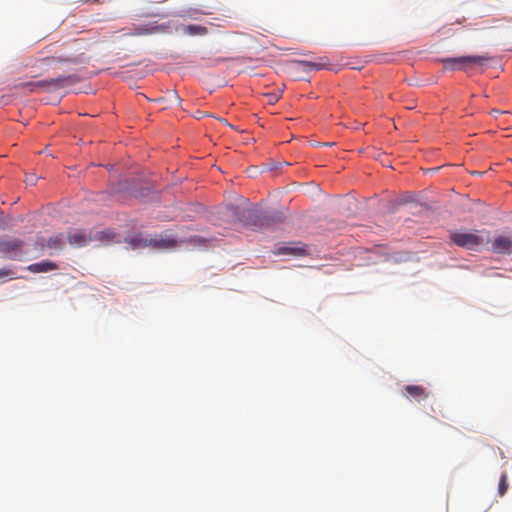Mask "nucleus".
Masks as SVG:
<instances>
[{
  "instance_id": "f257e3e1",
  "label": "nucleus",
  "mask_w": 512,
  "mask_h": 512,
  "mask_svg": "<svg viewBox=\"0 0 512 512\" xmlns=\"http://www.w3.org/2000/svg\"><path fill=\"white\" fill-rule=\"evenodd\" d=\"M228 211L235 221L245 226L263 228L283 220L281 214L278 212L268 213L255 207L231 206L228 208Z\"/></svg>"
},
{
  "instance_id": "f03ea898",
  "label": "nucleus",
  "mask_w": 512,
  "mask_h": 512,
  "mask_svg": "<svg viewBox=\"0 0 512 512\" xmlns=\"http://www.w3.org/2000/svg\"><path fill=\"white\" fill-rule=\"evenodd\" d=\"M115 235L110 231L86 232L82 229H72L67 232V241L71 246L83 247L92 241L108 242L113 240Z\"/></svg>"
},
{
  "instance_id": "7ed1b4c3",
  "label": "nucleus",
  "mask_w": 512,
  "mask_h": 512,
  "mask_svg": "<svg viewBox=\"0 0 512 512\" xmlns=\"http://www.w3.org/2000/svg\"><path fill=\"white\" fill-rule=\"evenodd\" d=\"M489 233L485 231H473V232H452L450 234V240L453 244L458 247L473 250L484 242H489Z\"/></svg>"
},
{
  "instance_id": "20e7f679",
  "label": "nucleus",
  "mask_w": 512,
  "mask_h": 512,
  "mask_svg": "<svg viewBox=\"0 0 512 512\" xmlns=\"http://www.w3.org/2000/svg\"><path fill=\"white\" fill-rule=\"evenodd\" d=\"M491 57L488 54L459 56V71L470 73L475 67H484Z\"/></svg>"
},
{
  "instance_id": "39448f33",
  "label": "nucleus",
  "mask_w": 512,
  "mask_h": 512,
  "mask_svg": "<svg viewBox=\"0 0 512 512\" xmlns=\"http://www.w3.org/2000/svg\"><path fill=\"white\" fill-rule=\"evenodd\" d=\"M76 82V77L74 75L68 76H59L56 78L46 79L37 81V90H50L51 88L57 89L63 87L66 83H74Z\"/></svg>"
},
{
  "instance_id": "423d86ee",
  "label": "nucleus",
  "mask_w": 512,
  "mask_h": 512,
  "mask_svg": "<svg viewBox=\"0 0 512 512\" xmlns=\"http://www.w3.org/2000/svg\"><path fill=\"white\" fill-rule=\"evenodd\" d=\"M293 64L297 66L298 70L309 72L326 68L329 65V61L327 57H320L317 61L295 60Z\"/></svg>"
},
{
  "instance_id": "0eeeda50",
  "label": "nucleus",
  "mask_w": 512,
  "mask_h": 512,
  "mask_svg": "<svg viewBox=\"0 0 512 512\" xmlns=\"http://www.w3.org/2000/svg\"><path fill=\"white\" fill-rule=\"evenodd\" d=\"M23 242L18 239L0 242V252L9 254L11 259H16L18 254L21 253Z\"/></svg>"
},
{
  "instance_id": "6e6552de",
  "label": "nucleus",
  "mask_w": 512,
  "mask_h": 512,
  "mask_svg": "<svg viewBox=\"0 0 512 512\" xmlns=\"http://www.w3.org/2000/svg\"><path fill=\"white\" fill-rule=\"evenodd\" d=\"M177 246V240L170 235L161 234L151 238V247L157 249H171Z\"/></svg>"
},
{
  "instance_id": "1a4fd4ad",
  "label": "nucleus",
  "mask_w": 512,
  "mask_h": 512,
  "mask_svg": "<svg viewBox=\"0 0 512 512\" xmlns=\"http://www.w3.org/2000/svg\"><path fill=\"white\" fill-rule=\"evenodd\" d=\"M492 249L496 253L508 254L512 250V240L507 236H498L492 243Z\"/></svg>"
},
{
  "instance_id": "9d476101",
  "label": "nucleus",
  "mask_w": 512,
  "mask_h": 512,
  "mask_svg": "<svg viewBox=\"0 0 512 512\" xmlns=\"http://www.w3.org/2000/svg\"><path fill=\"white\" fill-rule=\"evenodd\" d=\"M126 242L132 249H141L151 246V238L144 237L141 233L126 238Z\"/></svg>"
},
{
  "instance_id": "9b49d317",
  "label": "nucleus",
  "mask_w": 512,
  "mask_h": 512,
  "mask_svg": "<svg viewBox=\"0 0 512 512\" xmlns=\"http://www.w3.org/2000/svg\"><path fill=\"white\" fill-rule=\"evenodd\" d=\"M406 393L416 401H422L428 398L429 392L420 385H407L405 387Z\"/></svg>"
},
{
  "instance_id": "f8f14e48",
  "label": "nucleus",
  "mask_w": 512,
  "mask_h": 512,
  "mask_svg": "<svg viewBox=\"0 0 512 512\" xmlns=\"http://www.w3.org/2000/svg\"><path fill=\"white\" fill-rule=\"evenodd\" d=\"M57 269V265L51 261H42L33 263L27 267V270L32 273H44Z\"/></svg>"
},
{
  "instance_id": "ddd939ff",
  "label": "nucleus",
  "mask_w": 512,
  "mask_h": 512,
  "mask_svg": "<svg viewBox=\"0 0 512 512\" xmlns=\"http://www.w3.org/2000/svg\"><path fill=\"white\" fill-rule=\"evenodd\" d=\"M184 32L192 36H203L208 33V29L202 25H187L184 28Z\"/></svg>"
},
{
  "instance_id": "4468645a",
  "label": "nucleus",
  "mask_w": 512,
  "mask_h": 512,
  "mask_svg": "<svg viewBox=\"0 0 512 512\" xmlns=\"http://www.w3.org/2000/svg\"><path fill=\"white\" fill-rule=\"evenodd\" d=\"M64 244H65V237L61 233L51 236L47 242V245L49 248L56 249V250L62 249Z\"/></svg>"
},
{
  "instance_id": "2eb2a0df",
  "label": "nucleus",
  "mask_w": 512,
  "mask_h": 512,
  "mask_svg": "<svg viewBox=\"0 0 512 512\" xmlns=\"http://www.w3.org/2000/svg\"><path fill=\"white\" fill-rule=\"evenodd\" d=\"M441 63L443 64L444 70L455 71L459 70L458 57L442 58Z\"/></svg>"
},
{
  "instance_id": "dca6fc26",
  "label": "nucleus",
  "mask_w": 512,
  "mask_h": 512,
  "mask_svg": "<svg viewBox=\"0 0 512 512\" xmlns=\"http://www.w3.org/2000/svg\"><path fill=\"white\" fill-rule=\"evenodd\" d=\"M282 253L285 254H294V255H302L305 252V249L302 247L287 245L280 249Z\"/></svg>"
},
{
  "instance_id": "f3484780",
  "label": "nucleus",
  "mask_w": 512,
  "mask_h": 512,
  "mask_svg": "<svg viewBox=\"0 0 512 512\" xmlns=\"http://www.w3.org/2000/svg\"><path fill=\"white\" fill-rule=\"evenodd\" d=\"M151 32H152V29L148 28L147 26H137L132 31L125 33V35L139 36V35L150 34Z\"/></svg>"
},
{
  "instance_id": "a211bd4d",
  "label": "nucleus",
  "mask_w": 512,
  "mask_h": 512,
  "mask_svg": "<svg viewBox=\"0 0 512 512\" xmlns=\"http://www.w3.org/2000/svg\"><path fill=\"white\" fill-rule=\"evenodd\" d=\"M508 475L506 472H503L499 481L498 485V494L500 496H504L508 489V482H507Z\"/></svg>"
},
{
  "instance_id": "6ab92c4d",
  "label": "nucleus",
  "mask_w": 512,
  "mask_h": 512,
  "mask_svg": "<svg viewBox=\"0 0 512 512\" xmlns=\"http://www.w3.org/2000/svg\"><path fill=\"white\" fill-rule=\"evenodd\" d=\"M14 87L15 88H27L29 90V92H31V93L37 91L36 82H22V83L16 84Z\"/></svg>"
},
{
  "instance_id": "aec40b11",
  "label": "nucleus",
  "mask_w": 512,
  "mask_h": 512,
  "mask_svg": "<svg viewBox=\"0 0 512 512\" xmlns=\"http://www.w3.org/2000/svg\"><path fill=\"white\" fill-rule=\"evenodd\" d=\"M4 277L16 278L14 272L9 268H0V279Z\"/></svg>"
},
{
  "instance_id": "412c9836",
  "label": "nucleus",
  "mask_w": 512,
  "mask_h": 512,
  "mask_svg": "<svg viewBox=\"0 0 512 512\" xmlns=\"http://www.w3.org/2000/svg\"><path fill=\"white\" fill-rule=\"evenodd\" d=\"M491 114H492L496 119L498 118V116H509V117H511V116H512V115H511L509 112H507V111H500V110H497V109H493V110L491 111Z\"/></svg>"
},
{
  "instance_id": "4be33fe9",
  "label": "nucleus",
  "mask_w": 512,
  "mask_h": 512,
  "mask_svg": "<svg viewBox=\"0 0 512 512\" xmlns=\"http://www.w3.org/2000/svg\"><path fill=\"white\" fill-rule=\"evenodd\" d=\"M58 62H71V63H78L79 60L78 58H63V57H58V58H55Z\"/></svg>"
},
{
  "instance_id": "5701e85b",
  "label": "nucleus",
  "mask_w": 512,
  "mask_h": 512,
  "mask_svg": "<svg viewBox=\"0 0 512 512\" xmlns=\"http://www.w3.org/2000/svg\"><path fill=\"white\" fill-rule=\"evenodd\" d=\"M25 182L27 184L33 185L35 184V177L33 175L26 176Z\"/></svg>"
},
{
  "instance_id": "b1692460",
  "label": "nucleus",
  "mask_w": 512,
  "mask_h": 512,
  "mask_svg": "<svg viewBox=\"0 0 512 512\" xmlns=\"http://www.w3.org/2000/svg\"><path fill=\"white\" fill-rule=\"evenodd\" d=\"M220 121H221V122H223L225 125H227V126H229V127L233 128V126H232V125H230V124H229L225 119H220Z\"/></svg>"
},
{
  "instance_id": "393cba45",
  "label": "nucleus",
  "mask_w": 512,
  "mask_h": 512,
  "mask_svg": "<svg viewBox=\"0 0 512 512\" xmlns=\"http://www.w3.org/2000/svg\"><path fill=\"white\" fill-rule=\"evenodd\" d=\"M276 100H277V97H276V96H271V98H270V102H272V101H276Z\"/></svg>"
},
{
  "instance_id": "a878e982",
  "label": "nucleus",
  "mask_w": 512,
  "mask_h": 512,
  "mask_svg": "<svg viewBox=\"0 0 512 512\" xmlns=\"http://www.w3.org/2000/svg\"><path fill=\"white\" fill-rule=\"evenodd\" d=\"M174 96L180 101V98L178 97V94L175 92Z\"/></svg>"
}]
</instances>
